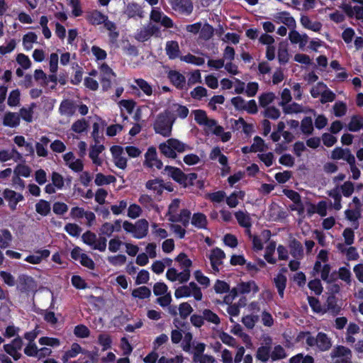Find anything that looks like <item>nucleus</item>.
Masks as SVG:
<instances>
[{"mask_svg":"<svg viewBox=\"0 0 363 363\" xmlns=\"http://www.w3.org/2000/svg\"><path fill=\"white\" fill-rule=\"evenodd\" d=\"M160 152L168 158L175 159L177 153L190 150L191 147L176 138H170L159 145Z\"/></svg>","mask_w":363,"mask_h":363,"instance_id":"obj_1","label":"nucleus"},{"mask_svg":"<svg viewBox=\"0 0 363 363\" xmlns=\"http://www.w3.org/2000/svg\"><path fill=\"white\" fill-rule=\"evenodd\" d=\"M174 117L168 111L160 113L153 125L155 131L164 137L171 135Z\"/></svg>","mask_w":363,"mask_h":363,"instance_id":"obj_2","label":"nucleus"},{"mask_svg":"<svg viewBox=\"0 0 363 363\" xmlns=\"http://www.w3.org/2000/svg\"><path fill=\"white\" fill-rule=\"evenodd\" d=\"M306 343L310 347L315 346L320 351L329 350L332 347L331 338L325 333L320 332L316 337L311 336L309 333L306 335Z\"/></svg>","mask_w":363,"mask_h":363,"instance_id":"obj_3","label":"nucleus"},{"mask_svg":"<svg viewBox=\"0 0 363 363\" xmlns=\"http://www.w3.org/2000/svg\"><path fill=\"white\" fill-rule=\"evenodd\" d=\"M79 354L84 355L83 359L88 358L90 359V362L91 363L98 362V358L91 352L83 349L77 342H74L71 345L70 348L62 355V360L64 363H66L69 359L74 358Z\"/></svg>","mask_w":363,"mask_h":363,"instance_id":"obj_4","label":"nucleus"},{"mask_svg":"<svg viewBox=\"0 0 363 363\" xmlns=\"http://www.w3.org/2000/svg\"><path fill=\"white\" fill-rule=\"evenodd\" d=\"M123 228L126 232L131 233L135 238L141 239L147 235L149 225L146 220L141 219L135 224L125 221Z\"/></svg>","mask_w":363,"mask_h":363,"instance_id":"obj_5","label":"nucleus"},{"mask_svg":"<svg viewBox=\"0 0 363 363\" xmlns=\"http://www.w3.org/2000/svg\"><path fill=\"white\" fill-rule=\"evenodd\" d=\"M201 126L207 134L212 133L220 137L223 143L229 141L231 138V133L225 132L223 128L218 125L216 121L213 118H208Z\"/></svg>","mask_w":363,"mask_h":363,"instance_id":"obj_6","label":"nucleus"},{"mask_svg":"<svg viewBox=\"0 0 363 363\" xmlns=\"http://www.w3.org/2000/svg\"><path fill=\"white\" fill-rule=\"evenodd\" d=\"M174 296L177 298L193 296L197 301L201 300L203 296L201 289L194 282L177 289Z\"/></svg>","mask_w":363,"mask_h":363,"instance_id":"obj_7","label":"nucleus"},{"mask_svg":"<svg viewBox=\"0 0 363 363\" xmlns=\"http://www.w3.org/2000/svg\"><path fill=\"white\" fill-rule=\"evenodd\" d=\"M38 289V284L31 277L21 275L17 280V289L22 294L29 295L34 294Z\"/></svg>","mask_w":363,"mask_h":363,"instance_id":"obj_8","label":"nucleus"},{"mask_svg":"<svg viewBox=\"0 0 363 363\" xmlns=\"http://www.w3.org/2000/svg\"><path fill=\"white\" fill-rule=\"evenodd\" d=\"M331 357L334 359L335 363H351V350L344 346H337L332 353Z\"/></svg>","mask_w":363,"mask_h":363,"instance_id":"obj_9","label":"nucleus"},{"mask_svg":"<svg viewBox=\"0 0 363 363\" xmlns=\"http://www.w3.org/2000/svg\"><path fill=\"white\" fill-rule=\"evenodd\" d=\"M70 216L72 218H84L88 225H91L96 219L95 214L89 211H85L83 208L74 207L70 211Z\"/></svg>","mask_w":363,"mask_h":363,"instance_id":"obj_10","label":"nucleus"},{"mask_svg":"<svg viewBox=\"0 0 363 363\" xmlns=\"http://www.w3.org/2000/svg\"><path fill=\"white\" fill-rule=\"evenodd\" d=\"M111 152L115 165L121 169H124L127 166V159L125 157L124 149L121 146L115 145L111 148Z\"/></svg>","mask_w":363,"mask_h":363,"instance_id":"obj_11","label":"nucleus"},{"mask_svg":"<svg viewBox=\"0 0 363 363\" xmlns=\"http://www.w3.org/2000/svg\"><path fill=\"white\" fill-rule=\"evenodd\" d=\"M208 257L211 261L212 269L215 272H218L220 269V267L223 264L224 259L225 258L224 252L218 247L213 248L211 251Z\"/></svg>","mask_w":363,"mask_h":363,"instance_id":"obj_12","label":"nucleus"},{"mask_svg":"<svg viewBox=\"0 0 363 363\" xmlns=\"http://www.w3.org/2000/svg\"><path fill=\"white\" fill-rule=\"evenodd\" d=\"M272 20L276 23H282L288 28H294L296 23L294 18L287 11H279L273 15Z\"/></svg>","mask_w":363,"mask_h":363,"instance_id":"obj_13","label":"nucleus"},{"mask_svg":"<svg viewBox=\"0 0 363 363\" xmlns=\"http://www.w3.org/2000/svg\"><path fill=\"white\" fill-rule=\"evenodd\" d=\"M145 164L150 168L160 169L162 167V162L157 158L156 149L153 147H149L145 155Z\"/></svg>","mask_w":363,"mask_h":363,"instance_id":"obj_14","label":"nucleus"},{"mask_svg":"<svg viewBox=\"0 0 363 363\" xmlns=\"http://www.w3.org/2000/svg\"><path fill=\"white\" fill-rule=\"evenodd\" d=\"M170 4L174 11L181 14L189 15L193 10L190 0H172Z\"/></svg>","mask_w":363,"mask_h":363,"instance_id":"obj_15","label":"nucleus"},{"mask_svg":"<svg viewBox=\"0 0 363 363\" xmlns=\"http://www.w3.org/2000/svg\"><path fill=\"white\" fill-rule=\"evenodd\" d=\"M3 196L4 199L8 202L9 208L12 211L16 210L18 203L24 199V197L21 194L17 193L9 189H6L4 191Z\"/></svg>","mask_w":363,"mask_h":363,"instance_id":"obj_16","label":"nucleus"},{"mask_svg":"<svg viewBox=\"0 0 363 363\" xmlns=\"http://www.w3.org/2000/svg\"><path fill=\"white\" fill-rule=\"evenodd\" d=\"M150 17L152 21L160 23L165 28H172L174 26L172 19L158 9H153Z\"/></svg>","mask_w":363,"mask_h":363,"instance_id":"obj_17","label":"nucleus"},{"mask_svg":"<svg viewBox=\"0 0 363 363\" xmlns=\"http://www.w3.org/2000/svg\"><path fill=\"white\" fill-rule=\"evenodd\" d=\"M63 160L65 164L74 172H82L84 167L83 162L81 160L77 159L72 152L65 153L63 155Z\"/></svg>","mask_w":363,"mask_h":363,"instance_id":"obj_18","label":"nucleus"},{"mask_svg":"<svg viewBox=\"0 0 363 363\" xmlns=\"http://www.w3.org/2000/svg\"><path fill=\"white\" fill-rule=\"evenodd\" d=\"M282 109H283L284 113H286V114H294V113L296 114V113H311L314 116H315L314 110H313V109H311V108H310L308 107L303 106H302L301 104H298L297 103L286 104V105L282 106Z\"/></svg>","mask_w":363,"mask_h":363,"instance_id":"obj_19","label":"nucleus"},{"mask_svg":"<svg viewBox=\"0 0 363 363\" xmlns=\"http://www.w3.org/2000/svg\"><path fill=\"white\" fill-rule=\"evenodd\" d=\"M289 39L292 44H298L299 48L303 50L308 43L309 38L306 33L301 34L293 28L289 33Z\"/></svg>","mask_w":363,"mask_h":363,"instance_id":"obj_20","label":"nucleus"},{"mask_svg":"<svg viewBox=\"0 0 363 363\" xmlns=\"http://www.w3.org/2000/svg\"><path fill=\"white\" fill-rule=\"evenodd\" d=\"M237 289L240 294L255 296L259 291V286L255 281H242L237 284Z\"/></svg>","mask_w":363,"mask_h":363,"instance_id":"obj_21","label":"nucleus"},{"mask_svg":"<svg viewBox=\"0 0 363 363\" xmlns=\"http://www.w3.org/2000/svg\"><path fill=\"white\" fill-rule=\"evenodd\" d=\"M157 30L155 26L149 24L138 30L135 34V38L140 42L147 41Z\"/></svg>","mask_w":363,"mask_h":363,"instance_id":"obj_22","label":"nucleus"},{"mask_svg":"<svg viewBox=\"0 0 363 363\" xmlns=\"http://www.w3.org/2000/svg\"><path fill=\"white\" fill-rule=\"evenodd\" d=\"M124 13L128 18H143L144 17V11L142 7L134 2L128 3L124 9Z\"/></svg>","mask_w":363,"mask_h":363,"instance_id":"obj_23","label":"nucleus"},{"mask_svg":"<svg viewBox=\"0 0 363 363\" xmlns=\"http://www.w3.org/2000/svg\"><path fill=\"white\" fill-rule=\"evenodd\" d=\"M331 157L333 160H343L348 164L355 159L349 149H342L341 147L335 148L331 153Z\"/></svg>","mask_w":363,"mask_h":363,"instance_id":"obj_24","label":"nucleus"},{"mask_svg":"<svg viewBox=\"0 0 363 363\" xmlns=\"http://www.w3.org/2000/svg\"><path fill=\"white\" fill-rule=\"evenodd\" d=\"M301 25L306 29L313 32H319L322 28V23L318 21H313L309 16L302 15L300 18Z\"/></svg>","mask_w":363,"mask_h":363,"instance_id":"obj_25","label":"nucleus"},{"mask_svg":"<svg viewBox=\"0 0 363 363\" xmlns=\"http://www.w3.org/2000/svg\"><path fill=\"white\" fill-rule=\"evenodd\" d=\"M23 158L22 155L16 149L11 150H2L0 151V161L2 162H7L13 160L14 162L21 160Z\"/></svg>","mask_w":363,"mask_h":363,"instance_id":"obj_26","label":"nucleus"},{"mask_svg":"<svg viewBox=\"0 0 363 363\" xmlns=\"http://www.w3.org/2000/svg\"><path fill=\"white\" fill-rule=\"evenodd\" d=\"M165 52L170 60L182 57L179 43L175 40H169L166 43Z\"/></svg>","mask_w":363,"mask_h":363,"instance_id":"obj_27","label":"nucleus"},{"mask_svg":"<svg viewBox=\"0 0 363 363\" xmlns=\"http://www.w3.org/2000/svg\"><path fill=\"white\" fill-rule=\"evenodd\" d=\"M164 171L167 175L172 177L174 181L179 182V184L185 183L186 180V176L179 168L171 166H166Z\"/></svg>","mask_w":363,"mask_h":363,"instance_id":"obj_28","label":"nucleus"},{"mask_svg":"<svg viewBox=\"0 0 363 363\" xmlns=\"http://www.w3.org/2000/svg\"><path fill=\"white\" fill-rule=\"evenodd\" d=\"M50 254V252L48 250H39L33 255L26 257L25 260L33 264H40L44 259L48 258Z\"/></svg>","mask_w":363,"mask_h":363,"instance_id":"obj_29","label":"nucleus"},{"mask_svg":"<svg viewBox=\"0 0 363 363\" xmlns=\"http://www.w3.org/2000/svg\"><path fill=\"white\" fill-rule=\"evenodd\" d=\"M86 18L89 23L98 26L102 24L106 21V20H107V16L97 10H93L87 12Z\"/></svg>","mask_w":363,"mask_h":363,"instance_id":"obj_30","label":"nucleus"},{"mask_svg":"<svg viewBox=\"0 0 363 363\" xmlns=\"http://www.w3.org/2000/svg\"><path fill=\"white\" fill-rule=\"evenodd\" d=\"M104 150V146L103 145L99 144V142H96L95 145L91 147L89 155L94 164L97 166L101 165L102 160L99 157V155L101 152H102Z\"/></svg>","mask_w":363,"mask_h":363,"instance_id":"obj_31","label":"nucleus"},{"mask_svg":"<svg viewBox=\"0 0 363 363\" xmlns=\"http://www.w3.org/2000/svg\"><path fill=\"white\" fill-rule=\"evenodd\" d=\"M20 116L18 113L6 112L3 118V125L9 128H16L20 124Z\"/></svg>","mask_w":363,"mask_h":363,"instance_id":"obj_32","label":"nucleus"},{"mask_svg":"<svg viewBox=\"0 0 363 363\" xmlns=\"http://www.w3.org/2000/svg\"><path fill=\"white\" fill-rule=\"evenodd\" d=\"M147 190L152 191L157 195H161L164 189V184L162 180L160 179H154L149 180L145 184Z\"/></svg>","mask_w":363,"mask_h":363,"instance_id":"obj_33","label":"nucleus"},{"mask_svg":"<svg viewBox=\"0 0 363 363\" xmlns=\"http://www.w3.org/2000/svg\"><path fill=\"white\" fill-rule=\"evenodd\" d=\"M287 278L281 272H279L273 279V283L277 289L281 298L284 297V290L286 286Z\"/></svg>","mask_w":363,"mask_h":363,"instance_id":"obj_34","label":"nucleus"},{"mask_svg":"<svg viewBox=\"0 0 363 363\" xmlns=\"http://www.w3.org/2000/svg\"><path fill=\"white\" fill-rule=\"evenodd\" d=\"M248 235L252 238L254 250L259 251L263 248V242H265L269 238L270 233L269 231L266 230L263 231L259 236H252L250 233Z\"/></svg>","mask_w":363,"mask_h":363,"instance_id":"obj_35","label":"nucleus"},{"mask_svg":"<svg viewBox=\"0 0 363 363\" xmlns=\"http://www.w3.org/2000/svg\"><path fill=\"white\" fill-rule=\"evenodd\" d=\"M235 216L239 225L245 228L247 233L250 234V228L252 225L250 215L247 212L239 211L235 213Z\"/></svg>","mask_w":363,"mask_h":363,"instance_id":"obj_36","label":"nucleus"},{"mask_svg":"<svg viewBox=\"0 0 363 363\" xmlns=\"http://www.w3.org/2000/svg\"><path fill=\"white\" fill-rule=\"evenodd\" d=\"M13 173L16 175V177L13 178V182L22 184L23 186V182L19 178V177L21 176L23 177H28L30 174V169L26 165L18 164L15 167Z\"/></svg>","mask_w":363,"mask_h":363,"instance_id":"obj_37","label":"nucleus"},{"mask_svg":"<svg viewBox=\"0 0 363 363\" xmlns=\"http://www.w3.org/2000/svg\"><path fill=\"white\" fill-rule=\"evenodd\" d=\"M245 193L243 191H233L229 196L226 197V203L230 208H235L240 200H243Z\"/></svg>","mask_w":363,"mask_h":363,"instance_id":"obj_38","label":"nucleus"},{"mask_svg":"<svg viewBox=\"0 0 363 363\" xmlns=\"http://www.w3.org/2000/svg\"><path fill=\"white\" fill-rule=\"evenodd\" d=\"M50 140L46 136H43L40 141L35 143L36 153L38 157H45L48 156V151L47 149Z\"/></svg>","mask_w":363,"mask_h":363,"instance_id":"obj_39","label":"nucleus"},{"mask_svg":"<svg viewBox=\"0 0 363 363\" xmlns=\"http://www.w3.org/2000/svg\"><path fill=\"white\" fill-rule=\"evenodd\" d=\"M277 57L281 64H286L289 62L290 55L289 53L288 45L286 43L281 42L279 44Z\"/></svg>","mask_w":363,"mask_h":363,"instance_id":"obj_40","label":"nucleus"},{"mask_svg":"<svg viewBox=\"0 0 363 363\" xmlns=\"http://www.w3.org/2000/svg\"><path fill=\"white\" fill-rule=\"evenodd\" d=\"M290 254L296 259H301L303 257V249L301 242L297 240H293L289 245Z\"/></svg>","mask_w":363,"mask_h":363,"instance_id":"obj_41","label":"nucleus"},{"mask_svg":"<svg viewBox=\"0 0 363 363\" xmlns=\"http://www.w3.org/2000/svg\"><path fill=\"white\" fill-rule=\"evenodd\" d=\"M191 224L199 229H204L207 226L206 216L201 213H194L191 218Z\"/></svg>","mask_w":363,"mask_h":363,"instance_id":"obj_42","label":"nucleus"},{"mask_svg":"<svg viewBox=\"0 0 363 363\" xmlns=\"http://www.w3.org/2000/svg\"><path fill=\"white\" fill-rule=\"evenodd\" d=\"M256 358L263 363H266L271 359V347L261 345L256 352Z\"/></svg>","mask_w":363,"mask_h":363,"instance_id":"obj_43","label":"nucleus"},{"mask_svg":"<svg viewBox=\"0 0 363 363\" xmlns=\"http://www.w3.org/2000/svg\"><path fill=\"white\" fill-rule=\"evenodd\" d=\"M13 236L8 229H0V247L5 249L10 246Z\"/></svg>","mask_w":363,"mask_h":363,"instance_id":"obj_44","label":"nucleus"},{"mask_svg":"<svg viewBox=\"0 0 363 363\" xmlns=\"http://www.w3.org/2000/svg\"><path fill=\"white\" fill-rule=\"evenodd\" d=\"M287 357V353L285 349L280 345H275L271 350V359L272 361H278L285 359Z\"/></svg>","mask_w":363,"mask_h":363,"instance_id":"obj_45","label":"nucleus"},{"mask_svg":"<svg viewBox=\"0 0 363 363\" xmlns=\"http://www.w3.org/2000/svg\"><path fill=\"white\" fill-rule=\"evenodd\" d=\"M132 296L135 298L145 299L151 296V290L145 286L134 289L132 291Z\"/></svg>","mask_w":363,"mask_h":363,"instance_id":"obj_46","label":"nucleus"},{"mask_svg":"<svg viewBox=\"0 0 363 363\" xmlns=\"http://www.w3.org/2000/svg\"><path fill=\"white\" fill-rule=\"evenodd\" d=\"M348 129L352 132L363 129V118L360 116H353L348 124Z\"/></svg>","mask_w":363,"mask_h":363,"instance_id":"obj_47","label":"nucleus"},{"mask_svg":"<svg viewBox=\"0 0 363 363\" xmlns=\"http://www.w3.org/2000/svg\"><path fill=\"white\" fill-rule=\"evenodd\" d=\"M38 36L35 33L29 32L23 37V45L26 50L28 51L33 48V45L37 43Z\"/></svg>","mask_w":363,"mask_h":363,"instance_id":"obj_48","label":"nucleus"},{"mask_svg":"<svg viewBox=\"0 0 363 363\" xmlns=\"http://www.w3.org/2000/svg\"><path fill=\"white\" fill-rule=\"evenodd\" d=\"M89 127V123L84 118L79 119L74 122L71 126V130L78 134L86 132Z\"/></svg>","mask_w":363,"mask_h":363,"instance_id":"obj_49","label":"nucleus"},{"mask_svg":"<svg viewBox=\"0 0 363 363\" xmlns=\"http://www.w3.org/2000/svg\"><path fill=\"white\" fill-rule=\"evenodd\" d=\"M50 204L48 201L40 199L38 202L35 203V211L36 212L43 216H46L50 212Z\"/></svg>","mask_w":363,"mask_h":363,"instance_id":"obj_50","label":"nucleus"},{"mask_svg":"<svg viewBox=\"0 0 363 363\" xmlns=\"http://www.w3.org/2000/svg\"><path fill=\"white\" fill-rule=\"evenodd\" d=\"M276 249V243L275 242H270L265 248V254L264 259L269 264H275L277 262V259L273 256L274 252Z\"/></svg>","mask_w":363,"mask_h":363,"instance_id":"obj_51","label":"nucleus"},{"mask_svg":"<svg viewBox=\"0 0 363 363\" xmlns=\"http://www.w3.org/2000/svg\"><path fill=\"white\" fill-rule=\"evenodd\" d=\"M59 111L60 114L70 116L74 113L73 104L69 100L62 101L60 104Z\"/></svg>","mask_w":363,"mask_h":363,"instance_id":"obj_52","label":"nucleus"},{"mask_svg":"<svg viewBox=\"0 0 363 363\" xmlns=\"http://www.w3.org/2000/svg\"><path fill=\"white\" fill-rule=\"evenodd\" d=\"M116 177L112 175H104L101 173L96 174L94 182L97 186L109 184L116 182Z\"/></svg>","mask_w":363,"mask_h":363,"instance_id":"obj_53","label":"nucleus"},{"mask_svg":"<svg viewBox=\"0 0 363 363\" xmlns=\"http://www.w3.org/2000/svg\"><path fill=\"white\" fill-rule=\"evenodd\" d=\"M180 201L177 199H174L169 206L167 217L168 220L173 222L174 217L179 213Z\"/></svg>","mask_w":363,"mask_h":363,"instance_id":"obj_54","label":"nucleus"},{"mask_svg":"<svg viewBox=\"0 0 363 363\" xmlns=\"http://www.w3.org/2000/svg\"><path fill=\"white\" fill-rule=\"evenodd\" d=\"M191 212L187 209L181 210L177 216L174 217L173 223H182L184 226H186L189 223Z\"/></svg>","mask_w":363,"mask_h":363,"instance_id":"obj_55","label":"nucleus"},{"mask_svg":"<svg viewBox=\"0 0 363 363\" xmlns=\"http://www.w3.org/2000/svg\"><path fill=\"white\" fill-rule=\"evenodd\" d=\"M170 81L177 87H182L185 83L184 77L177 71H171L169 73Z\"/></svg>","mask_w":363,"mask_h":363,"instance_id":"obj_56","label":"nucleus"},{"mask_svg":"<svg viewBox=\"0 0 363 363\" xmlns=\"http://www.w3.org/2000/svg\"><path fill=\"white\" fill-rule=\"evenodd\" d=\"M203 318L205 320L208 321V323H211L212 324H214L216 325H218L220 323V318L218 316L216 313L211 311L209 309H205L202 312Z\"/></svg>","mask_w":363,"mask_h":363,"instance_id":"obj_57","label":"nucleus"},{"mask_svg":"<svg viewBox=\"0 0 363 363\" xmlns=\"http://www.w3.org/2000/svg\"><path fill=\"white\" fill-rule=\"evenodd\" d=\"M267 149L264 141L259 136H255L253 139V143L250 146V150H252L253 152H263Z\"/></svg>","mask_w":363,"mask_h":363,"instance_id":"obj_58","label":"nucleus"},{"mask_svg":"<svg viewBox=\"0 0 363 363\" xmlns=\"http://www.w3.org/2000/svg\"><path fill=\"white\" fill-rule=\"evenodd\" d=\"M180 60L186 63L192 64L197 66H201L204 64L205 60L203 57H197L191 54H188L184 56L180 57Z\"/></svg>","mask_w":363,"mask_h":363,"instance_id":"obj_59","label":"nucleus"},{"mask_svg":"<svg viewBox=\"0 0 363 363\" xmlns=\"http://www.w3.org/2000/svg\"><path fill=\"white\" fill-rule=\"evenodd\" d=\"M345 11L351 16H355L357 19H363V6H355L354 7L346 6Z\"/></svg>","mask_w":363,"mask_h":363,"instance_id":"obj_60","label":"nucleus"},{"mask_svg":"<svg viewBox=\"0 0 363 363\" xmlns=\"http://www.w3.org/2000/svg\"><path fill=\"white\" fill-rule=\"evenodd\" d=\"M206 345L203 342H193L191 353L193 354V360L204 354Z\"/></svg>","mask_w":363,"mask_h":363,"instance_id":"obj_61","label":"nucleus"},{"mask_svg":"<svg viewBox=\"0 0 363 363\" xmlns=\"http://www.w3.org/2000/svg\"><path fill=\"white\" fill-rule=\"evenodd\" d=\"M21 93L18 89H15L9 93L7 104L11 107H16L20 104Z\"/></svg>","mask_w":363,"mask_h":363,"instance_id":"obj_62","label":"nucleus"},{"mask_svg":"<svg viewBox=\"0 0 363 363\" xmlns=\"http://www.w3.org/2000/svg\"><path fill=\"white\" fill-rule=\"evenodd\" d=\"M301 129L303 133L310 135L313 131V121L311 117H305L301 124Z\"/></svg>","mask_w":363,"mask_h":363,"instance_id":"obj_63","label":"nucleus"},{"mask_svg":"<svg viewBox=\"0 0 363 363\" xmlns=\"http://www.w3.org/2000/svg\"><path fill=\"white\" fill-rule=\"evenodd\" d=\"M35 104H32L29 108H22L19 111V116L26 122H31L33 120V108Z\"/></svg>","mask_w":363,"mask_h":363,"instance_id":"obj_64","label":"nucleus"}]
</instances>
